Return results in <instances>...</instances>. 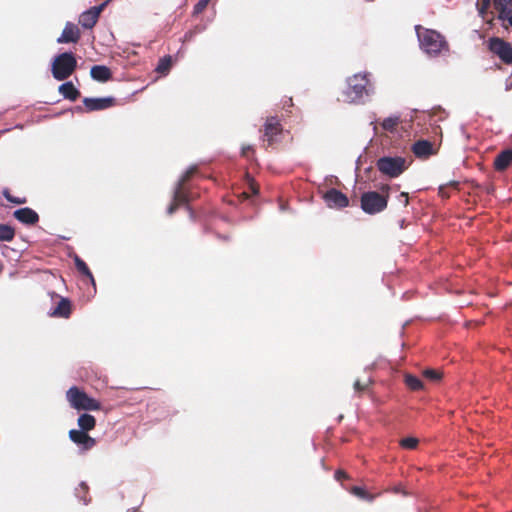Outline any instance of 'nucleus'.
I'll return each instance as SVG.
<instances>
[{"label":"nucleus","instance_id":"47","mask_svg":"<svg viewBox=\"0 0 512 512\" xmlns=\"http://www.w3.org/2000/svg\"><path fill=\"white\" fill-rule=\"evenodd\" d=\"M186 207H187V209H188V210H189V212H190V217L192 218V217H193V212L191 211V209H190V207H189L188 205H187Z\"/></svg>","mask_w":512,"mask_h":512},{"label":"nucleus","instance_id":"22","mask_svg":"<svg viewBox=\"0 0 512 512\" xmlns=\"http://www.w3.org/2000/svg\"><path fill=\"white\" fill-rule=\"evenodd\" d=\"M96 425V419L94 416L88 413H83L78 418L79 430L89 432Z\"/></svg>","mask_w":512,"mask_h":512},{"label":"nucleus","instance_id":"9","mask_svg":"<svg viewBox=\"0 0 512 512\" xmlns=\"http://www.w3.org/2000/svg\"><path fill=\"white\" fill-rule=\"evenodd\" d=\"M323 199L329 208L342 209L349 205L348 197L336 188H330Z\"/></svg>","mask_w":512,"mask_h":512},{"label":"nucleus","instance_id":"14","mask_svg":"<svg viewBox=\"0 0 512 512\" xmlns=\"http://www.w3.org/2000/svg\"><path fill=\"white\" fill-rule=\"evenodd\" d=\"M80 39V30L72 22H67L57 43H77Z\"/></svg>","mask_w":512,"mask_h":512},{"label":"nucleus","instance_id":"42","mask_svg":"<svg viewBox=\"0 0 512 512\" xmlns=\"http://www.w3.org/2000/svg\"><path fill=\"white\" fill-rule=\"evenodd\" d=\"M505 90H506V91H510V90H512V81H510V80H506V83H505Z\"/></svg>","mask_w":512,"mask_h":512},{"label":"nucleus","instance_id":"21","mask_svg":"<svg viewBox=\"0 0 512 512\" xmlns=\"http://www.w3.org/2000/svg\"><path fill=\"white\" fill-rule=\"evenodd\" d=\"M97 14L93 13L91 9L85 10L79 17V23L85 29H92L98 21Z\"/></svg>","mask_w":512,"mask_h":512},{"label":"nucleus","instance_id":"25","mask_svg":"<svg viewBox=\"0 0 512 512\" xmlns=\"http://www.w3.org/2000/svg\"><path fill=\"white\" fill-rule=\"evenodd\" d=\"M15 236V230L8 224H0V241L10 242Z\"/></svg>","mask_w":512,"mask_h":512},{"label":"nucleus","instance_id":"8","mask_svg":"<svg viewBox=\"0 0 512 512\" xmlns=\"http://www.w3.org/2000/svg\"><path fill=\"white\" fill-rule=\"evenodd\" d=\"M488 48L505 64L512 63V46L508 42L498 37H492L488 42Z\"/></svg>","mask_w":512,"mask_h":512},{"label":"nucleus","instance_id":"36","mask_svg":"<svg viewBox=\"0 0 512 512\" xmlns=\"http://www.w3.org/2000/svg\"><path fill=\"white\" fill-rule=\"evenodd\" d=\"M9 202L13 203V204L21 205V204L26 203V198L12 196L11 199L9 200Z\"/></svg>","mask_w":512,"mask_h":512},{"label":"nucleus","instance_id":"40","mask_svg":"<svg viewBox=\"0 0 512 512\" xmlns=\"http://www.w3.org/2000/svg\"><path fill=\"white\" fill-rule=\"evenodd\" d=\"M399 201L403 203L404 206L408 205V193L401 192L399 195Z\"/></svg>","mask_w":512,"mask_h":512},{"label":"nucleus","instance_id":"7","mask_svg":"<svg viewBox=\"0 0 512 512\" xmlns=\"http://www.w3.org/2000/svg\"><path fill=\"white\" fill-rule=\"evenodd\" d=\"M387 197L382 196L376 191L364 192L361 195V209L369 215L382 212L387 207Z\"/></svg>","mask_w":512,"mask_h":512},{"label":"nucleus","instance_id":"16","mask_svg":"<svg viewBox=\"0 0 512 512\" xmlns=\"http://www.w3.org/2000/svg\"><path fill=\"white\" fill-rule=\"evenodd\" d=\"M512 162V148L502 150L494 160V167L497 171H504Z\"/></svg>","mask_w":512,"mask_h":512},{"label":"nucleus","instance_id":"13","mask_svg":"<svg viewBox=\"0 0 512 512\" xmlns=\"http://www.w3.org/2000/svg\"><path fill=\"white\" fill-rule=\"evenodd\" d=\"M59 298V302L56 307L52 308L49 315L57 318H69L71 314V301L66 297H61L56 293L52 294L53 297Z\"/></svg>","mask_w":512,"mask_h":512},{"label":"nucleus","instance_id":"23","mask_svg":"<svg viewBox=\"0 0 512 512\" xmlns=\"http://www.w3.org/2000/svg\"><path fill=\"white\" fill-rule=\"evenodd\" d=\"M74 263L77 270L84 276L88 277L92 285L95 287V280L94 277L87 266V264L77 255L74 257Z\"/></svg>","mask_w":512,"mask_h":512},{"label":"nucleus","instance_id":"32","mask_svg":"<svg viewBox=\"0 0 512 512\" xmlns=\"http://www.w3.org/2000/svg\"><path fill=\"white\" fill-rule=\"evenodd\" d=\"M424 376L432 381H438L441 379V374L433 369H427L424 371Z\"/></svg>","mask_w":512,"mask_h":512},{"label":"nucleus","instance_id":"11","mask_svg":"<svg viewBox=\"0 0 512 512\" xmlns=\"http://www.w3.org/2000/svg\"><path fill=\"white\" fill-rule=\"evenodd\" d=\"M69 438L72 442L82 447L83 450H89L96 444L94 438L88 435V432L83 430L72 429L69 431Z\"/></svg>","mask_w":512,"mask_h":512},{"label":"nucleus","instance_id":"39","mask_svg":"<svg viewBox=\"0 0 512 512\" xmlns=\"http://www.w3.org/2000/svg\"><path fill=\"white\" fill-rule=\"evenodd\" d=\"M252 150H253V148L250 145L243 146L241 149V155L248 158L249 157L248 153Z\"/></svg>","mask_w":512,"mask_h":512},{"label":"nucleus","instance_id":"3","mask_svg":"<svg viewBox=\"0 0 512 512\" xmlns=\"http://www.w3.org/2000/svg\"><path fill=\"white\" fill-rule=\"evenodd\" d=\"M77 68V59L72 52H63L55 56L51 64L53 77L58 81L69 78Z\"/></svg>","mask_w":512,"mask_h":512},{"label":"nucleus","instance_id":"29","mask_svg":"<svg viewBox=\"0 0 512 512\" xmlns=\"http://www.w3.org/2000/svg\"><path fill=\"white\" fill-rule=\"evenodd\" d=\"M88 491V486L86 482H81L79 486L75 489L76 497L83 502V504L87 505L89 500L84 497V494Z\"/></svg>","mask_w":512,"mask_h":512},{"label":"nucleus","instance_id":"4","mask_svg":"<svg viewBox=\"0 0 512 512\" xmlns=\"http://www.w3.org/2000/svg\"><path fill=\"white\" fill-rule=\"evenodd\" d=\"M66 397L71 407L76 410L97 411L101 408L100 403L89 397L83 390L72 386L66 392Z\"/></svg>","mask_w":512,"mask_h":512},{"label":"nucleus","instance_id":"15","mask_svg":"<svg viewBox=\"0 0 512 512\" xmlns=\"http://www.w3.org/2000/svg\"><path fill=\"white\" fill-rule=\"evenodd\" d=\"M13 216L21 223L35 225L39 221V215L32 208L24 207L14 211Z\"/></svg>","mask_w":512,"mask_h":512},{"label":"nucleus","instance_id":"37","mask_svg":"<svg viewBox=\"0 0 512 512\" xmlns=\"http://www.w3.org/2000/svg\"><path fill=\"white\" fill-rule=\"evenodd\" d=\"M367 385L362 384L359 380L354 383V389L356 392H362L366 389Z\"/></svg>","mask_w":512,"mask_h":512},{"label":"nucleus","instance_id":"33","mask_svg":"<svg viewBox=\"0 0 512 512\" xmlns=\"http://www.w3.org/2000/svg\"><path fill=\"white\" fill-rule=\"evenodd\" d=\"M211 0H199L195 6H194V10H193V13L194 14H199L201 13L208 5V3L210 2Z\"/></svg>","mask_w":512,"mask_h":512},{"label":"nucleus","instance_id":"35","mask_svg":"<svg viewBox=\"0 0 512 512\" xmlns=\"http://www.w3.org/2000/svg\"><path fill=\"white\" fill-rule=\"evenodd\" d=\"M107 1L101 3L100 5L98 6H94L92 8H90L92 10L93 13L97 14V16L99 17L101 12L104 10V8L106 7L107 5Z\"/></svg>","mask_w":512,"mask_h":512},{"label":"nucleus","instance_id":"49","mask_svg":"<svg viewBox=\"0 0 512 512\" xmlns=\"http://www.w3.org/2000/svg\"><path fill=\"white\" fill-rule=\"evenodd\" d=\"M288 101H289V105H292V99L290 98Z\"/></svg>","mask_w":512,"mask_h":512},{"label":"nucleus","instance_id":"17","mask_svg":"<svg viewBox=\"0 0 512 512\" xmlns=\"http://www.w3.org/2000/svg\"><path fill=\"white\" fill-rule=\"evenodd\" d=\"M413 153L419 157H428L433 153V145L428 140H419L412 146Z\"/></svg>","mask_w":512,"mask_h":512},{"label":"nucleus","instance_id":"44","mask_svg":"<svg viewBox=\"0 0 512 512\" xmlns=\"http://www.w3.org/2000/svg\"><path fill=\"white\" fill-rule=\"evenodd\" d=\"M399 226H400L401 229H403L405 227V220L404 219L399 221Z\"/></svg>","mask_w":512,"mask_h":512},{"label":"nucleus","instance_id":"2","mask_svg":"<svg viewBox=\"0 0 512 512\" xmlns=\"http://www.w3.org/2000/svg\"><path fill=\"white\" fill-rule=\"evenodd\" d=\"M421 50L429 57H437L442 51L448 52L449 45L444 36L436 30L415 26Z\"/></svg>","mask_w":512,"mask_h":512},{"label":"nucleus","instance_id":"5","mask_svg":"<svg viewBox=\"0 0 512 512\" xmlns=\"http://www.w3.org/2000/svg\"><path fill=\"white\" fill-rule=\"evenodd\" d=\"M377 169L390 178H397L407 168V160L402 156H383L376 162Z\"/></svg>","mask_w":512,"mask_h":512},{"label":"nucleus","instance_id":"10","mask_svg":"<svg viewBox=\"0 0 512 512\" xmlns=\"http://www.w3.org/2000/svg\"><path fill=\"white\" fill-rule=\"evenodd\" d=\"M115 102L116 99L112 96L100 98L85 97L83 99L85 109L89 112L108 109L112 107L115 104Z\"/></svg>","mask_w":512,"mask_h":512},{"label":"nucleus","instance_id":"46","mask_svg":"<svg viewBox=\"0 0 512 512\" xmlns=\"http://www.w3.org/2000/svg\"><path fill=\"white\" fill-rule=\"evenodd\" d=\"M252 192L254 195L258 194V189L254 186H251Z\"/></svg>","mask_w":512,"mask_h":512},{"label":"nucleus","instance_id":"18","mask_svg":"<svg viewBox=\"0 0 512 512\" xmlns=\"http://www.w3.org/2000/svg\"><path fill=\"white\" fill-rule=\"evenodd\" d=\"M92 79L99 82H107L112 78L111 70L105 65H95L90 70Z\"/></svg>","mask_w":512,"mask_h":512},{"label":"nucleus","instance_id":"12","mask_svg":"<svg viewBox=\"0 0 512 512\" xmlns=\"http://www.w3.org/2000/svg\"><path fill=\"white\" fill-rule=\"evenodd\" d=\"M282 126L279 119L276 116H270L267 118L264 125V137L268 142V146L274 142V137L281 134Z\"/></svg>","mask_w":512,"mask_h":512},{"label":"nucleus","instance_id":"20","mask_svg":"<svg viewBox=\"0 0 512 512\" xmlns=\"http://www.w3.org/2000/svg\"><path fill=\"white\" fill-rule=\"evenodd\" d=\"M494 5L499 10L498 18L502 21L507 20L512 27V8H507L506 0H494Z\"/></svg>","mask_w":512,"mask_h":512},{"label":"nucleus","instance_id":"26","mask_svg":"<svg viewBox=\"0 0 512 512\" xmlns=\"http://www.w3.org/2000/svg\"><path fill=\"white\" fill-rule=\"evenodd\" d=\"M172 66V57L170 55H166L162 57L156 67V71L160 74L166 75Z\"/></svg>","mask_w":512,"mask_h":512},{"label":"nucleus","instance_id":"48","mask_svg":"<svg viewBox=\"0 0 512 512\" xmlns=\"http://www.w3.org/2000/svg\"><path fill=\"white\" fill-rule=\"evenodd\" d=\"M76 110H77V111H82L83 109H82V107H81V106H78V107H76Z\"/></svg>","mask_w":512,"mask_h":512},{"label":"nucleus","instance_id":"24","mask_svg":"<svg viewBox=\"0 0 512 512\" xmlns=\"http://www.w3.org/2000/svg\"><path fill=\"white\" fill-rule=\"evenodd\" d=\"M399 123H400V116L392 115V116L385 118L381 125L385 131L394 132Z\"/></svg>","mask_w":512,"mask_h":512},{"label":"nucleus","instance_id":"19","mask_svg":"<svg viewBox=\"0 0 512 512\" xmlns=\"http://www.w3.org/2000/svg\"><path fill=\"white\" fill-rule=\"evenodd\" d=\"M59 93L70 101H75L80 96V91L71 81L64 82L59 86Z\"/></svg>","mask_w":512,"mask_h":512},{"label":"nucleus","instance_id":"31","mask_svg":"<svg viewBox=\"0 0 512 512\" xmlns=\"http://www.w3.org/2000/svg\"><path fill=\"white\" fill-rule=\"evenodd\" d=\"M204 27L197 25L193 29H190L184 34V41H191L197 34L202 33L204 31Z\"/></svg>","mask_w":512,"mask_h":512},{"label":"nucleus","instance_id":"34","mask_svg":"<svg viewBox=\"0 0 512 512\" xmlns=\"http://www.w3.org/2000/svg\"><path fill=\"white\" fill-rule=\"evenodd\" d=\"M481 4H478V12L480 15H483L485 11L489 8L491 0H480Z\"/></svg>","mask_w":512,"mask_h":512},{"label":"nucleus","instance_id":"1","mask_svg":"<svg viewBox=\"0 0 512 512\" xmlns=\"http://www.w3.org/2000/svg\"><path fill=\"white\" fill-rule=\"evenodd\" d=\"M370 77L371 74L368 72H359L348 77L342 93L344 101L356 105L367 103L375 92Z\"/></svg>","mask_w":512,"mask_h":512},{"label":"nucleus","instance_id":"45","mask_svg":"<svg viewBox=\"0 0 512 512\" xmlns=\"http://www.w3.org/2000/svg\"><path fill=\"white\" fill-rule=\"evenodd\" d=\"M287 209V205L286 204H280V210L281 211H285Z\"/></svg>","mask_w":512,"mask_h":512},{"label":"nucleus","instance_id":"28","mask_svg":"<svg viewBox=\"0 0 512 512\" xmlns=\"http://www.w3.org/2000/svg\"><path fill=\"white\" fill-rule=\"evenodd\" d=\"M351 493L357 496L358 498L369 502H372L375 498L374 495L369 494L367 491H365L362 487L359 486L352 487Z\"/></svg>","mask_w":512,"mask_h":512},{"label":"nucleus","instance_id":"6","mask_svg":"<svg viewBox=\"0 0 512 512\" xmlns=\"http://www.w3.org/2000/svg\"><path fill=\"white\" fill-rule=\"evenodd\" d=\"M196 167L192 166L188 168L185 173L176 182L173 190V203L168 207L167 213L173 214L180 204H188L190 201V195L185 189V183L195 173Z\"/></svg>","mask_w":512,"mask_h":512},{"label":"nucleus","instance_id":"43","mask_svg":"<svg viewBox=\"0 0 512 512\" xmlns=\"http://www.w3.org/2000/svg\"><path fill=\"white\" fill-rule=\"evenodd\" d=\"M362 163V156H359L356 160V170L360 168V165Z\"/></svg>","mask_w":512,"mask_h":512},{"label":"nucleus","instance_id":"41","mask_svg":"<svg viewBox=\"0 0 512 512\" xmlns=\"http://www.w3.org/2000/svg\"><path fill=\"white\" fill-rule=\"evenodd\" d=\"M2 194L3 196L5 197V199L9 202V200L11 199V197L13 195L10 194L9 192V189L8 188H4L3 191H2Z\"/></svg>","mask_w":512,"mask_h":512},{"label":"nucleus","instance_id":"38","mask_svg":"<svg viewBox=\"0 0 512 512\" xmlns=\"http://www.w3.org/2000/svg\"><path fill=\"white\" fill-rule=\"evenodd\" d=\"M347 477H348L347 474L344 471H342V470H337L335 472V479L337 481H341L342 479H345Z\"/></svg>","mask_w":512,"mask_h":512},{"label":"nucleus","instance_id":"27","mask_svg":"<svg viewBox=\"0 0 512 512\" xmlns=\"http://www.w3.org/2000/svg\"><path fill=\"white\" fill-rule=\"evenodd\" d=\"M405 384L411 389V390H420L423 388V382L416 376L411 374L405 375Z\"/></svg>","mask_w":512,"mask_h":512},{"label":"nucleus","instance_id":"30","mask_svg":"<svg viewBox=\"0 0 512 512\" xmlns=\"http://www.w3.org/2000/svg\"><path fill=\"white\" fill-rule=\"evenodd\" d=\"M418 442V439L415 437H406L400 441V445L405 449H415L418 445Z\"/></svg>","mask_w":512,"mask_h":512}]
</instances>
